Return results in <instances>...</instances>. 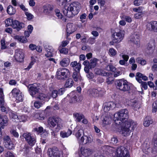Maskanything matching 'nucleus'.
I'll list each match as a JSON object with an SVG mask.
<instances>
[{"label": "nucleus", "instance_id": "f257e3e1", "mask_svg": "<svg viewBox=\"0 0 157 157\" xmlns=\"http://www.w3.org/2000/svg\"><path fill=\"white\" fill-rule=\"evenodd\" d=\"M128 113L127 109H124L114 114V120L115 123L117 125L121 124L120 133L124 136L129 135L136 126V123L133 121L128 119Z\"/></svg>", "mask_w": 157, "mask_h": 157}, {"label": "nucleus", "instance_id": "f03ea898", "mask_svg": "<svg viewBox=\"0 0 157 157\" xmlns=\"http://www.w3.org/2000/svg\"><path fill=\"white\" fill-rule=\"evenodd\" d=\"M80 4L78 2H73L64 7L63 12L64 15L69 18L77 15L79 12Z\"/></svg>", "mask_w": 157, "mask_h": 157}, {"label": "nucleus", "instance_id": "7ed1b4c3", "mask_svg": "<svg viewBox=\"0 0 157 157\" xmlns=\"http://www.w3.org/2000/svg\"><path fill=\"white\" fill-rule=\"evenodd\" d=\"M48 123L52 128H54L56 125V127L55 128V132H58L63 127L62 120L58 117H53L49 118Z\"/></svg>", "mask_w": 157, "mask_h": 157}, {"label": "nucleus", "instance_id": "20e7f679", "mask_svg": "<svg viewBox=\"0 0 157 157\" xmlns=\"http://www.w3.org/2000/svg\"><path fill=\"white\" fill-rule=\"evenodd\" d=\"M70 76L69 70L66 68H60L57 69L56 77L58 80H64Z\"/></svg>", "mask_w": 157, "mask_h": 157}, {"label": "nucleus", "instance_id": "39448f33", "mask_svg": "<svg viewBox=\"0 0 157 157\" xmlns=\"http://www.w3.org/2000/svg\"><path fill=\"white\" fill-rule=\"evenodd\" d=\"M116 84L117 89L123 92L129 91L131 89V84L123 79L117 80Z\"/></svg>", "mask_w": 157, "mask_h": 157}, {"label": "nucleus", "instance_id": "423d86ee", "mask_svg": "<svg viewBox=\"0 0 157 157\" xmlns=\"http://www.w3.org/2000/svg\"><path fill=\"white\" fill-rule=\"evenodd\" d=\"M22 137L25 139V141L31 146L34 145L36 142V137L32 135L29 132H26L24 133L22 135Z\"/></svg>", "mask_w": 157, "mask_h": 157}, {"label": "nucleus", "instance_id": "0eeeda50", "mask_svg": "<svg viewBox=\"0 0 157 157\" xmlns=\"http://www.w3.org/2000/svg\"><path fill=\"white\" fill-rule=\"evenodd\" d=\"M115 155L117 157H130L127 149L123 146L117 148L115 152Z\"/></svg>", "mask_w": 157, "mask_h": 157}, {"label": "nucleus", "instance_id": "6e6552de", "mask_svg": "<svg viewBox=\"0 0 157 157\" xmlns=\"http://www.w3.org/2000/svg\"><path fill=\"white\" fill-rule=\"evenodd\" d=\"M5 101L4 95L2 89H0V107L2 112L5 113H7L9 110V108L4 106Z\"/></svg>", "mask_w": 157, "mask_h": 157}, {"label": "nucleus", "instance_id": "1a4fd4ad", "mask_svg": "<svg viewBox=\"0 0 157 157\" xmlns=\"http://www.w3.org/2000/svg\"><path fill=\"white\" fill-rule=\"evenodd\" d=\"M28 88L30 94L33 97L38 94L40 90L39 86L36 83L29 85L28 86Z\"/></svg>", "mask_w": 157, "mask_h": 157}, {"label": "nucleus", "instance_id": "9d476101", "mask_svg": "<svg viewBox=\"0 0 157 157\" xmlns=\"http://www.w3.org/2000/svg\"><path fill=\"white\" fill-rule=\"evenodd\" d=\"M88 92L90 96L94 97L101 96L103 94V90L100 88L90 89L89 90Z\"/></svg>", "mask_w": 157, "mask_h": 157}, {"label": "nucleus", "instance_id": "9b49d317", "mask_svg": "<svg viewBox=\"0 0 157 157\" xmlns=\"http://www.w3.org/2000/svg\"><path fill=\"white\" fill-rule=\"evenodd\" d=\"M48 153L50 157H62L61 155V152L58 150L56 147L52 148H49L48 149Z\"/></svg>", "mask_w": 157, "mask_h": 157}, {"label": "nucleus", "instance_id": "f8f14e48", "mask_svg": "<svg viewBox=\"0 0 157 157\" xmlns=\"http://www.w3.org/2000/svg\"><path fill=\"white\" fill-rule=\"evenodd\" d=\"M93 140L92 136L83 135L78 140V142L80 144H86L91 143Z\"/></svg>", "mask_w": 157, "mask_h": 157}, {"label": "nucleus", "instance_id": "ddd939ff", "mask_svg": "<svg viewBox=\"0 0 157 157\" xmlns=\"http://www.w3.org/2000/svg\"><path fill=\"white\" fill-rule=\"evenodd\" d=\"M81 153L82 155L85 157H89L94 151V150L89 148L81 147L80 149Z\"/></svg>", "mask_w": 157, "mask_h": 157}, {"label": "nucleus", "instance_id": "4468645a", "mask_svg": "<svg viewBox=\"0 0 157 157\" xmlns=\"http://www.w3.org/2000/svg\"><path fill=\"white\" fill-rule=\"evenodd\" d=\"M15 59L17 61L21 62L24 58V53L22 50L17 49L15 50V55L14 56Z\"/></svg>", "mask_w": 157, "mask_h": 157}, {"label": "nucleus", "instance_id": "2eb2a0df", "mask_svg": "<svg viewBox=\"0 0 157 157\" xmlns=\"http://www.w3.org/2000/svg\"><path fill=\"white\" fill-rule=\"evenodd\" d=\"M65 91V89L63 88H61L58 90H54L51 94V96L53 98H56L58 95H61L63 94Z\"/></svg>", "mask_w": 157, "mask_h": 157}, {"label": "nucleus", "instance_id": "dca6fc26", "mask_svg": "<svg viewBox=\"0 0 157 157\" xmlns=\"http://www.w3.org/2000/svg\"><path fill=\"white\" fill-rule=\"evenodd\" d=\"M25 25L22 22H21L17 20H14L13 23L12 25V28L15 29L17 31H19L21 29L24 28Z\"/></svg>", "mask_w": 157, "mask_h": 157}, {"label": "nucleus", "instance_id": "f3484780", "mask_svg": "<svg viewBox=\"0 0 157 157\" xmlns=\"http://www.w3.org/2000/svg\"><path fill=\"white\" fill-rule=\"evenodd\" d=\"M124 36V32L122 31H120L118 32H115L112 35V36L118 42L121 41L123 39Z\"/></svg>", "mask_w": 157, "mask_h": 157}, {"label": "nucleus", "instance_id": "a211bd4d", "mask_svg": "<svg viewBox=\"0 0 157 157\" xmlns=\"http://www.w3.org/2000/svg\"><path fill=\"white\" fill-rule=\"evenodd\" d=\"M44 48L47 53L45 54V56L47 57H51L53 56L52 53L53 52V49L52 47L50 46H45Z\"/></svg>", "mask_w": 157, "mask_h": 157}, {"label": "nucleus", "instance_id": "6ab92c4d", "mask_svg": "<svg viewBox=\"0 0 157 157\" xmlns=\"http://www.w3.org/2000/svg\"><path fill=\"white\" fill-rule=\"evenodd\" d=\"M147 26L151 27V28H149V30L155 32H157V21H151L147 25Z\"/></svg>", "mask_w": 157, "mask_h": 157}, {"label": "nucleus", "instance_id": "aec40b11", "mask_svg": "<svg viewBox=\"0 0 157 157\" xmlns=\"http://www.w3.org/2000/svg\"><path fill=\"white\" fill-rule=\"evenodd\" d=\"M115 106V104L113 102L105 103L104 104V110L105 112H107Z\"/></svg>", "mask_w": 157, "mask_h": 157}, {"label": "nucleus", "instance_id": "412c9836", "mask_svg": "<svg viewBox=\"0 0 157 157\" xmlns=\"http://www.w3.org/2000/svg\"><path fill=\"white\" fill-rule=\"evenodd\" d=\"M131 41L137 46L140 44V36L137 34H133L131 36L130 39Z\"/></svg>", "mask_w": 157, "mask_h": 157}, {"label": "nucleus", "instance_id": "4be33fe9", "mask_svg": "<svg viewBox=\"0 0 157 157\" xmlns=\"http://www.w3.org/2000/svg\"><path fill=\"white\" fill-rule=\"evenodd\" d=\"M8 120L7 117L6 115H3L2 117L0 119V124L1 128L3 129L5 126L7 125Z\"/></svg>", "mask_w": 157, "mask_h": 157}, {"label": "nucleus", "instance_id": "5701e85b", "mask_svg": "<svg viewBox=\"0 0 157 157\" xmlns=\"http://www.w3.org/2000/svg\"><path fill=\"white\" fill-rule=\"evenodd\" d=\"M155 47V43L153 42H151L149 43L147 48V51L148 53H152L154 51Z\"/></svg>", "mask_w": 157, "mask_h": 157}, {"label": "nucleus", "instance_id": "b1692460", "mask_svg": "<svg viewBox=\"0 0 157 157\" xmlns=\"http://www.w3.org/2000/svg\"><path fill=\"white\" fill-rule=\"evenodd\" d=\"M153 121L150 116H147L144 119L143 125L145 127H148L153 123Z\"/></svg>", "mask_w": 157, "mask_h": 157}, {"label": "nucleus", "instance_id": "393cba45", "mask_svg": "<svg viewBox=\"0 0 157 157\" xmlns=\"http://www.w3.org/2000/svg\"><path fill=\"white\" fill-rule=\"evenodd\" d=\"M95 74L97 75L102 76H107L109 75V73L105 72L103 70H100L98 68H96L95 70Z\"/></svg>", "mask_w": 157, "mask_h": 157}, {"label": "nucleus", "instance_id": "a878e982", "mask_svg": "<svg viewBox=\"0 0 157 157\" xmlns=\"http://www.w3.org/2000/svg\"><path fill=\"white\" fill-rule=\"evenodd\" d=\"M72 133V131L69 128L67 132L64 131H61L60 132V136L63 138H67L71 135Z\"/></svg>", "mask_w": 157, "mask_h": 157}, {"label": "nucleus", "instance_id": "bb28decb", "mask_svg": "<svg viewBox=\"0 0 157 157\" xmlns=\"http://www.w3.org/2000/svg\"><path fill=\"white\" fill-rule=\"evenodd\" d=\"M72 78L74 80L75 82H78L81 79V76L79 72L75 71L72 75Z\"/></svg>", "mask_w": 157, "mask_h": 157}, {"label": "nucleus", "instance_id": "cd10ccee", "mask_svg": "<svg viewBox=\"0 0 157 157\" xmlns=\"http://www.w3.org/2000/svg\"><path fill=\"white\" fill-rule=\"evenodd\" d=\"M70 61L68 58L63 59L60 62V65L63 67H66L69 64Z\"/></svg>", "mask_w": 157, "mask_h": 157}, {"label": "nucleus", "instance_id": "c85d7f7f", "mask_svg": "<svg viewBox=\"0 0 157 157\" xmlns=\"http://www.w3.org/2000/svg\"><path fill=\"white\" fill-rule=\"evenodd\" d=\"M7 12L10 15H13L15 14L16 13V10L12 6L10 5L7 7Z\"/></svg>", "mask_w": 157, "mask_h": 157}, {"label": "nucleus", "instance_id": "c756f323", "mask_svg": "<svg viewBox=\"0 0 157 157\" xmlns=\"http://www.w3.org/2000/svg\"><path fill=\"white\" fill-rule=\"evenodd\" d=\"M98 61V59L97 58H94L91 59L90 63V68L92 69L94 68L97 65V62Z\"/></svg>", "mask_w": 157, "mask_h": 157}, {"label": "nucleus", "instance_id": "7c9ffc66", "mask_svg": "<svg viewBox=\"0 0 157 157\" xmlns=\"http://www.w3.org/2000/svg\"><path fill=\"white\" fill-rule=\"evenodd\" d=\"M54 6L52 4H48L44 7V10L46 12L50 13L54 9Z\"/></svg>", "mask_w": 157, "mask_h": 157}, {"label": "nucleus", "instance_id": "2f4dec72", "mask_svg": "<svg viewBox=\"0 0 157 157\" xmlns=\"http://www.w3.org/2000/svg\"><path fill=\"white\" fill-rule=\"evenodd\" d=\"M73 116L76 118V121L79 122L84 117V115L80 113H75L73 114Z\"/></svg>", "mask_w": 157, "mask_h": 157}, {"label": "nucleus", "instance_id": "473e14b6", "mask_svg": "<svg viewBox=\"0 0 157 157\" xmlns=\"http://www.w3.org/2000/svg\"><path fill=\"white\" fill-rule=\"evenodd\" d=\"M14 39L24 43H26L27 41V39L23 36H14Z\"/></svg>", "mask_w": 157, "mask_h": 157}, {"label": "nucleus", "instance_id": "72a5a7b5", "mask_svg": "<svg viewBox=\"0 0 157 157\" xmlns=\"http://www.w3.org/2000/svg\"><path fill=\"white\" fill-rule=\"evenodd\" d=\"M72 25L71 24H68L67 25V38L72 33L73 31L71 28Z\"/></svg>", "mask_w": 157, "mask_h": 157}, {"label": "nucleus", "instance_id": "f704fd0d", "mask_svg": "<svg viewBox=\"0 0 157 157\" xmlns=\"http://www.w3.org/2000/svg\"><path fill=\"white\" fill-rule=\"evenodd\" d=\"M36 96V98L41 101L44 103V101L47 98V96L46 95L43 93H39L38 94H37V96Z\"/></svg>", "mask_w": 157, "mask_h": 157}, {"label": "nucleus", "instance_id": "c9c22d12", "mask_svg": "<svg viewBox=\"0 0 157 157\" xmlns=\"http://www.w3.org/2000/svg\"><path fill=\"white\" fill-rule=\"evenodd\" d=\"M73 83L72 79L69 78L67 80L64 86L66 88L71 87L72 86Z\"/></svg>", "mask_w": 157, "mask_h": 157}, {"label": "nucleus", "instance_id": "e433bc0d", "mask_svg": "<svg viewBox=\"0 0 157 157\" xmlns=\"http://www.w3.org/2000/svg\"><path fill=\"white\" fill-rule=\"evenodd\" d=\"M144 75L142 73L140 72H137L136 76V80L139 83H141L142 82L141 78L142 79Z\"/></svg>", "mask_w": 157, "mask_h": 157}, {"label": "nucleus", "instance_id": "4c0bfd02", "mask_svg": "<svg viewBox=\"0 0 157 157\" xmlns=\"http://www.w3.org/2000/svg\"><path fill=\"white\" fill-rule=\"evenodd\" d=\"M84 135V133L83 130L82 129H79L77 132L75 134V136L76 138L79 140L80 138H79L82 136Z\"/></svg>", "mask_w": 157, "mask_h": 157}, {"label": "nucleus", "instance_id": "58836bf2", "mask_svg": "<svg viewBox=\"0 0 157 157\" xmlns=\"http://www.w3.org/2000/svg\"><path fill=\"white\" fill-rule=\"evenodd\" d=\"M28 117L26 115H23L21 116H19L18 117V120L20 122H25L27 121Z\"/></svg>", "mask_w": 157, "mask_h": 157}, {"label": "nucleus", "instance_id": "ea45409f", "mask_svg": "<svg viewBox=\"0 0 157 157\" xmlns=\"http://www.w3.org/2000/svg\"><path fill=\"white\" fill-rule=\"evenodd\" d=\"M11 93L14 97H15L19 94H20L21 92L20 91L19 89L16 88L13 89L11 91Z\"/></svg>", "mask_w": 157, "mask_h": 157}, {"label": "nucleus", "instance_id": "a19ab883", "mask_svg": "<svg viewBox=\"0 0 157 157\" xmlns=\"http://www.w3.org/2000/svg\"><path fill=\"white\" fill-rule=\"evenodd\" d=\"M136 62L140 64L144 65L146 64V61L141 57H138L136 59Z\"/></svg>", "mask_w": 157, "mask_h": 157}, {"label": "nucleus", "instance_id": "79ce46f5", "mask_svg": "<svg viewBox=\"0 0 157 157\" xmlns=\"http://www.w3.org/2000/svg\"><path fill=\"white\" fill-rule=\"evenodd\" d=\"M154 147L151 148L152 152L155 153L157 151V140L155 139L154 142Z\"/></svg>", "mask_w": 157, "mask_h": 157}, {"label": "nucleus", "instance_id": "37998d69", "mask_svg": "<svg viewBox=\"0 0 157 157\" xmlns=\"http://www.w3.org/2000/svg\"><path fill=\"white\" fill-rule=\"evenodd\" d=\"M14 21L12 19L8 18L5 21V23L6 25L8 26L10 25L12 27V25Z\"/></svg>", "mask_w": 157, "mask_h": 157}, {"label": "nucleus", "instance_id": "c03bdc74", "mask_svg": "<svg viewBox=\"0 0 157 157\" xmlns=\"http://www.w3.org/2000/svg\"><path fill=\"white\" fill-rule=\"evenodd\" d=\"M23 95L22 94V93H21L19 94L16 96H15V98L16 100L17 101V102L22 101L23 100Z\"/></svg>", "mask_w": 157, "mask_h": 157}, {"label": "nucleus", "instance_id": "a18cd8bd", "mask_svg": "<svg viewBox=\"0 0 157 157\" xmlns=\"http://www.w3.org/2000/svg\"><path fill=\"white\" fill-rule=\"evenodd\" d=\"M106 69L113 72H114L116 70V67L111 64L109 65L106 67Z\"/></svg>", "mask_w": 157, "mask_h": 157}, {"label": "nucleus", "instance_id": "49530a36", "mask_svg": "<svg viewBox=\"0 0 157 157\" xmlns=\"http://www.w3.org/2000/svg\"><path fill=\"white\" fill-rule=\"evenodd\" d=\"M33 130L35 132H36L38 134H39L43 132L44 129L42 127L40 126L38 128H34Z\"/></svg>", "mask_w": 157, "mask_h": 157}, {"label": "nucleus", "instance_id": "de8ad7c7", "mask_svg": "<svg viewBox=\"0 0 157 157\" xmlns=\"http://www.w3.org/2000/svg\"><path fill=\"white\" fill-rule=\"evenodd\" d=\"M6 147L8 149H12L14 148V144L11 141L10 143L8 142L6 144Z\"/></svg>", "mask_w": 157, "mask_h": 157}, {"label": "nucleus", "instance_id": "09e8293b", "mask_svg": "<svg viewBox=\"0 0 157 157\" xmlns=\"http://www.w3.org/2000/svg\"><path fill=\"white\" fill-rule=\"evenodd\" d=\"M109 52L110 54L112 56H115L117 53V51L113 48H110Z\"/></svg>", "mask_w": 157, "mask_h": 157}, {"label": "nucleus", "instance_id": "8fccbe9b", "mask_svg": "<svg viewBox=\"0 0 157 157\" xmlns=\"http://www.w3.org/2000/svg\"><path fill=\"white\" fill-rule=\"evenodd\" d=\"M25 14L27 17V19L29 20H31L34 17L33 15L27 12H25Z\"/></svg>", "mask_w": 157, "mask_h": 157}, {"label": "nucleus", "instance_id": "3c124183", "mask_svg": "<svg viewBox=\"0 0 157 157\" xmlns=\"http://www.w3.org/2000/svg\"><path fill=\"white\" fill-rule=\"evenodd\" d=\"M43 103L40 102L39 101H36L34 103V105L35 107L38 109L42 105Z\"/></svg>", "mask_w": 157, "mask_h": 157}, {"label": "nucleus", "instance_id": "603ef678", "mask_svg": "<svg viewBox=\"0 0 157 157\" xmlns=\"http://www.w3.org/2000/svg\"><path fill=\"white\" fill-rule=\"evenodd\" d=\"M5 42V40L4 39H2L1 41V48L2 49H4L6 48Z\"/></svg>", "mask_w": 157, "mask_h": 157}, {"label": "nucleus", "instance_id": "864d4df0", "mask_svg": "<svg viewBox=\"0 0 157 157\" xmlns=\"http://www.w3.org/2000/svg\"><path fill=\"white\" fill-rule=\"evenodd\" d=\"M35 117L38 119L41 120L44 119L45 117L42 114L39 113H37L35 115Z\"/></svg>", "mask_w": 157, "mask_h": 157}, {"label": "nucleus", "instance_id": "5fc2aeb1", "mask_svg": "<svg viewBox=\"0 0 157 157\" xmlns=\"http://www.w3.org/2000/svg\"><path fill=\"white\" fill-rule=\"evenodd\" d=\"M10 133L14 137L18 138L19 136V134L16 130L14 129H12L10 131Z\"/></svg>", "mask_w": 157, "mask_h": 157}, {"label": "nucleus", "instance_id": "6e6d98bb", "mask_svg": "<svg viewBox=\"0 0 157 157\" xmlns=\"http://www.w3.org/2000/svg\"><path fill=\"white\" fill-rule=\"evenodd\" d=\"M110 120V118L106 117H105L103 118L102 121L105 124H109L110 123L109 122Z\"/></svg>", "mask_w": 157, "mask_h": 157}, {"label": "nucleus", "instance_id": "4d7b16f0", "mask_svg": "<svg viewBox=\"0 0 157 157\" xmlns=\"http://www.w3.org/2000/svg\"><path fill=\"white\" fill-rule=\"evenodd\" d=\"M3 140L5 142L6 144L7 143H10L11 141V139L8 136L6 135L4 136Z\"/></svg>", "mask_w": 157, "mask_h": 157}, {"label": "nucleus", "instance_id": "13d9d810", "mask_svg": "<svg viewBox=\"0 0 157 157\" xmlns=\"http://www.w3.org/2000/svg\"><path fill=\"white\" fill-rule=\"evenodd\" d=\"M153 112H155L157 110V99L153 103Z\"/></svg>", "mask_w": 157, "mask_h": 157}, {"label": "nucleus", "instance_id": "bf43d9fd", "mask_svg": "<svg viewBox=\"0 0 157 157\" xmlns=\"http://www.w3.org/2000/svg\"><path fill=\"white\" fill-rule=\"evenodd\" d=\"M95 38L90 37L88 39L87 42L91 44H92L95 42Z\"/></svg>", "mask_w": 157, "mask_h": 157}, {"label": "nucleus", "instance_id": "052dcab7", "mask_svg": "<svg viewBox=\"0 0 157 157\" xmlns=\"http://www.w3.org/2000/svg\"><path fill=\"white\" fill-rule=\"evenodd\" d=\"M143 0H135L134 1V4L135 6H139L142 3Z\"/></svg>", "mask_w": 157, "mask_h": 157}, {"label": "nucleus", "instance_id": "680f3d73", "mask_svg": "<svg viewBox=\"0 0 157 157\" xmlns=\"http://www.w3.org/2000/svg\"><path fill=\"white\" fill-rule=\"evenodd\" d=\"M61 53L64 54H67L68 52V49L67 48H62L60 51Z\"/></svg>", "mask_w": 157, "mask_h": 157}, {"label": "nucleus", "instance_id": "e2e57ef3", "mask_svg": "<svg viewBox=\"0 0 157 157\" xmlns=\"http://www.w3.org/2000/svg\"><path fill=\"white\" fill-rule=\"evenodd\" d=\"M113 81V78L111 77H109L106 79V82L108 84H112Z\"/></svg>", "mask_w": 157, "mask_h": 157}, {"label": "nucleus", "instance_id": "0e129e2a", "mask_svg": "<svg viewBox=\"0 0 157 157\" xmlns=\"http://www.w3.org/2000/svg\"><path fill=\"white\" fill-rule=\"evenodd\" d=\"M138 102L136 100H132L131 101V105L134 107L137 108L138 107Z\"/></svg>", "mask_w": 157, "mask_h": 157}, {"label": "nucleus", "instance_id": "69168bd1", "mask_svg": "<svg viewBox=\"0 0 157 157\" xmlns=\"http://www.w3.org/2000/svg\"><path fill=\"white\" fill-rule=\"evenodd\" d=\"M81 64L79 63L77 64L76 65V66H75L73 68L75 70V71H78L79 72L81 68Z\"/></svg>", "mask_w": 157, "mask_h": 157}, {"label": "nucleus", "instance_id": "338daca9", "mask_svg": "<svg viewBox=\"0 0 157 157\" xmlns=\"http://www.w3.org/2000/svg\"><path fill=\"white\" fill-rule=\"evenodd\" d=\"M123 18L124 20H125L127 22L129 23H130L132 21V19L130 17L128 16H124Z\"/></svg>", "mask_w": 157, "mask_h": 157}, {"label": "nucleus", "instance_id": "774afa93", "mask_svg": "<svg viewBox=\"0 0 157 157\" xmlns=\"http://www.w3.org/2000/svg\"><path fill=\"white\" fill-rule=\"evenodd\" d=\"M151 69L153 71L157 72V64H154L152 66Z\"/></svg>", "mask_w": 157, "mask_h": 157}]
</instances>
